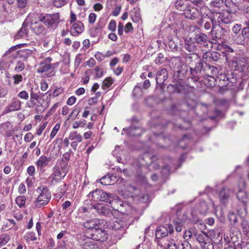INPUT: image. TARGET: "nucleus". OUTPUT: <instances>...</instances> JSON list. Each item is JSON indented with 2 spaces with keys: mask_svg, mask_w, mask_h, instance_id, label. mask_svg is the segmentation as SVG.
Returning a JSON list of instances; mask_svg holds the SVG:
<instances>
[{
  "mask_svg": "<svg viewBox=\"0 0 249 249\" xmlns=\"http://www.w3.org/2000/svg\"><path fill=\"white\" fill-rule=\"evenodd\" d=\"M91 196V199L94 201H104L109 203L114 210L118 208V205L122 206L123 203L119 197L114 194L107 193L102 190L96 189L90 193L89 197ZM117 210L118 209H116Z\"/></svg>",
  "mask_w": 249,
  "mask_h": 249,
  "instance_id": "nucleus-1",
  "label": "nucleus"
},
{
  "mask_svg": "<svg viewBox=\"0 0 249 249\" xmlns=\"http://www.w3.org/2000/svg\"><path fill=\"white\" fill-rule=\"evenodd\" d=\"M39 196L34 202L36 208H41L46 205L50 201L51 195L46 187L40 186L37 189Z\"/></svg>",
  "mask_w": 249,
  "mask_h": 249,
  "instance_id": "nucleus-2",
  "label": "nucleus"
},
{
  "mask_svg": "<svg viewBox=\"0 0 249 249\" xmlns=\"http://www.w3.org/2000/svg\"><path fill=\"white\" fill-rule=\"evenodd\" d=\"M212 21H215L219 23L228 24L235 20L233 16V13L228 10L220 12H213Z\"/></svg>",
  "mask_w": 249,
  "mask_h": 249,
  "instance_id": "nucleus-3",
  "label": "nucleus"
},
{
  "mask_svg": "<svg viewBox=\"0 0 249 249\" xmlns=\"http://www.w3.org/2000/svg\"><path fill=\"white\" fill-rule=\"evenodd\" d=\"M31 17L34 18L38 17L39 21L43 23L48 27H51L53 25L57 24L59 18V15L58 13L46 14L45 16L38 15L36 13H33L31 14Z\"/></svg>",
  "mask_w": 249,
  "mask_h": 249,
  "instance_id": "nucleus-4",
  "label": "nucleus"
},
{
  "mask_svg": "<svg viewBox=\"0 0 249 249\" xmlns=\"http://www.w3.org/2000/svg\"><path fill=\"white\" fill-rule=\"evenodd\" d=\"M52 60V58L48 57L40 62L37 70V72L40 73H45L44 75L48 77L53 75L54 71L53 67L51 65Z\"/></svg>",
  "mask_w": 249,
  "mask_h": 249,
  "instance_id": "nucleus-5",
  "label": "nucleus"
},
{
  "mask_svg": "<svg viewBox=\"0 0 249 249\" xmlns=\"http://www.w3.org/2000/svg\"><path fill=\"white\" fill-rule=\"evenodd\" d=\"M91 238L93 240L101 242L106 241L108 238V234L107 231L102 228V223H98V225L93 229L91 232Z\"/></svg>",
  "mask_w": 249,
  "mask_h": 249,
  "instance_id": "nucleus-6",
  "label": "nucleus"
},
{
  "mask_svg": "<svg viewBox=\"0 0 249 249\" xmlns=\"http://www.w3.org/2000/svg\"><path fill=\"white\" fill-rule=\"evenodd\" d=\"M194 40L197 44L208 49L209 48H212L213 43V41L210 40L208 36L204 33L196 34L194 37Z\"/></svg>",
  "mask_w": 249,
  "mask_h": 249,
  "instance_id": "nucleus-7",
  "label": "nucleus"
},
{
  "mask_svg": "<svg viewBox=\"0 0 249 249\" xmlns=\"http://www.w3.org/2000/svg\"><path fill=\"white\" fill-rule=\"evenodd\" d=\"M66 175L60 170L59 166L53 168V173L48 178L51 184L53 185L63 179Z\"/></svg>",
  "mask_w": 249,
  "mask_h": 249,
  "instance_id": "nucleus-8",
  "label": "nucleus"
},
{
  "mask_svg": "<svg viewBox=\"0 0 249 249\" xmlns=\"http://www.w3.org/2000/svg\"><path fill=\"white\" fill-rule=\"evenodd\" d=\"M184 15L186 18L194 20L199 16V13L197 8L188 5L184 11Z\"/></svg>",
  "mask_w": 249,
  "mask_h": 249,
  "instance_id": "nucleus-9",
  "label": "nucleus"
},
{
  "mask_svg": "<svg viewBox=\"0 0 249 249\" xmlns=\"http://www.w3.org/2000/svg\"><path fill=\"white\" fill-rule=\"evenodd\" d=\"M195 42L192 41L191 37H187L184 40V48L189 52L193 53V55L197 57V55L194 53L196 50L197 46L196 45Z\"/></svg>",
  "mask_w": 249,
  "mask_h": 249,
  "instance_id": "nucleus-10",
  "label": "nucleus"
},
{
  "mask_svg": "<svg viewBox=\"0 0 249 249\" xmlns=\"http://www.w3.org/2000/svg\"><path fill=\"white\" fill-rule=\"evenodd\" d=\"M221 56L219 53L217 52H207L203 56V59L205 60L206 62H211L217 61Z\"/></svg>",
  "mask_w": 249,
  "mask_h": 249,
  "instance_id": "nucleus-11",
  "label": "nucleus"
},
{
  "mask_svg": "<svg viewBox=\"0 0 249 249\" xmlns=\"http://www.w3.org/2000/svg\"><path fill=\"white\" fill-rule=\"evenodd\" d=\"M226 32L225 29L219 25H213L211 31V34L213 38L220 39L224 35Z\"/></svg>",
  "mask_w": 249,
  "mask_h": 249,
  "instance_id": "nucleus-12",
  "label": "nucleus"
},
{
  "mask_svg": "<svg viewBox=\"0 0 249 249\" xmlns=\"http://www.w3.org/2000/svg\"><path fill=\"white\" fill-rule=\"evenodd\" d=\"M32 18L31 19V24L33 25V30L34 32L37 35H40L43 34L45 32V28L44 26L40 23H38L39 22L38 19L37 20H35L33 19L34 18H32L31 17V15L30 16ZM38 19V17H36Z\"/></svg>",
  "mask_w": 249,
  "mask_h": 249,
  "instance_id": "nucleus-13",
  "label": "nucleus"
},
{
  "mask_svg": "<svg viewBox=\"0 0 249 249\" xmlns=\"http://www.w3.org/2000/svg\"><path fill=\"white\" fill-rule=\"evenodd\" d=\"M231 191L226 187H223L219 192V196L221 202L222 204H226L229 200Z\"/></svg>",
  "mask_w": 249,
  "mask_h": 249,
  "instance_id": "nucleus-14",
  "label": "nucleus"
},
{
  "mask_svg": "<svg viewBox=\"0 0 249 249\" xmlns=\"http://www.w3.org/2000/svg\"><path fill=\"white\" fill-rule=\"evenodd\" d=\"M168 73L166 69L163 68L157 72L156 77L157 84L161 85L167 79Z\"/></svg>",
  "mask_w": 249,
  "mask_h": 249,
  "instance_id": "nucleus-15",
  "label": "nucleus"
},
{
  "mask_svg": "<svg viewBox=\"0 0 249 249\" xmlns=\"http://www.w3.org/2000/svg\"><path fill=\"white\" fill-rule=\"evenodd\" d=\"M84 30V26L80 21H77L73 23L71 30V34L73 36H76L78 34L83 32Z\"/></svg>",
  "mask_w": 249,
  "mask_h": 249,
  "instance_id": "nucleus-16",
  "label": "nucleus"
},
{
  "mask_svg": "<svg viewBox=\"0 0 249 249\" xmlns=\"http://www.w3.org/2000/svg\"><path fill=\"white\" fill-rule=\"evenodd\" d=\"M123 130L127 131V134L129 136L134 137L139 136L143 133V131L141 128L134 126H131L128 129H124Z\"/></svg>",
  "mask_w": 249,
  "mask_h": 249,
  "instance_id": "nucleus-17",
  "label": "nucleus"
},
{
  "mask_svg": "<svg viewBox=\"0 0 249 249\" xmlns=\"http://www.w3.org/2000/svg\"><path fill=\"white\" fill-rule=\"evenodd\" d=\"M205 74L210 77H212L213 79L214 76H216L218 73V69L213 66L207 65L204 69Z\"/></svg>",
  "mask_w": 249,
  "mask_h": 249,
  "instance_id": "nucleus-18",
  "label": "nucleus"
},
{
  "mask_svg": "<svg viewBox=\"0 0 249 249\" xmlns=\"http://www.w3.org/2000/svg\"><path fill=\"white\" fill-rule=\"evenodd\" d=\"M174 226L169 224L167 225L168 233L172 234L174 231V228H175L177 232H180L182 228V223L180 222L174 221Z\"/></svg>",
  "mask_w": 249,
  "mask_h": 249,
  "instance_id": "nucleus-19",
  "label": "nucleus"
},
{
  "mask_svg": "<svg viewBox=\"0 0 249 249\" xmlns=\"http://www.w3.org/2000/svg\"><path fill=\"white\" fill-rule=\"evenodd\" d=\"M28 23L24 21L22 24L21 28L17 33L16 38L18 39L26 36L28 32Z\"/></svg>",
  "mask_w": 249,
  "mask_h": 249,
  "instance_id": "nucleus-20",
  "label": "nucleus"
},
{
  "mask_svg": "<svg viewBox=\"0 0 249 249\" xmlns=\"http://www.w3.org/2000/svg\"><path fill=\"white\" fill-rule=\"evenodd\" d=\"M168 235L167 228L163 226H158L156 231V236L157 238H161Z\"/></svg>",
  "mask_w": 249,
  "mask_h": 249,
  "instance_id": "nucleus-21",
  "label": "nucleus"
},
{
  "mask_svg": "<svg viewBox=\"0 0 249 249\" xmlns=\"http://www.w3.org/2000/svg\"><path fill=\"white\" fill-rule=\"evenodd\" d=\"M236 196L238 200L242 203L245 206H246L247 203L249 200L246 192L240 190L237 193Z\"/></svg>",
  "mask_w": 249,
  "mask_h": 249,
  "instance_id": "nucleus-22",
  "label": "nucleus"
},
{
  "mask_svg": "<svg viewBox=\"0 0 249 249\" xmlns=\"http://www.w3.org/2000/svg\"><path fill=\"white\" fill-rule=\"evenodd\" d=\"M50 162V159L45 156H40L36 162V165L38 168H42L47 166Z\"/></svg>",
  "mask_w": 249,
  "mask_h": 249,
  "instance_id": "nucleus-23",
  "label": "nucleus"
},
{
  "mask_svg": "<svg viewBox=\"0 0 249 249\" xmlns=\"http://www.w3.org/2000/svg\"><path fill=\"white\" fill-rule=\"evenodd\" d=\"M127 225L126 223L121 220H116L112 225V228L114 230H125Z\"/></svg>",
  "mask_w": 249,
  "mask_h": 249,
  "instance_id": "nucleus-24",
  "label": "nucleus"
},
{
  "mask_svg": "<svg viewBox=\"0 0 249 249\" xmlns=\"http://www.w3.org/2000/svg\"><path fill=\"white\" fill-rule=\"evenodd\" d=\"M131 17L133 22L136 23L141 20L140 10L138 8H134L131 12Z\"/></svg>",
  "mask_w": 249,
  "mask_h": 249,
  "instance_id": "nucleus-25",
  "label": "nucleus"
},
{
  "mask_svg": "<svg viewBox=\"0 0 249 249\" xmlns=\"http://www.w3.org/2000/svg\"><path fill=\"white\" fill-rule=\"evenodd\" d=\"M193 235L196 237V240L200 244L204 243L205 241L209 240L208 239V234L206 232H194Z\"/></svg>",
  "mask_w": 249,
  "mask_h": 249,
  "instance_id": "nucleus-26",
  "label": "nucleus"
},
{
  "mask_svg": "<svg viewBox=\"0 0 249 249\" xmlns=\"http://www.w3.org/2000/svg\"><path fill=\"white\" fill-rule=\"evenodd\" d=\"M100 223L96 220H89L83 223V225L85 228L91 230V232H92L93 229H95Z\"/></svg>",
  "mask_w": 249,
  "mask_h": 249,
  "instance_id": "nucleus-27",
  "label": "nucleus"
},
{
  "mask_svg": "<svg viewBox=\"0 0 249 249\" xmlns=\"http://www.w3.org/2000/svg\"><path fill=\"white\" fill-rule=\"evenodd\" d=\"M20 108V102L18 100H14L7 107V112L18 110Z\"/></svg>",
  "mask_w": 249,
  "mask_h": 249,
  "instance_id": "nucleus-28",
  "label": "nucleus"
},
{
  "mask_svg": "<svg viewBox=\"0 0 249 249\" xmlns=\"http://www.w3.org/2000/svg\"><path fill=\"white\" fill-rule=\"evenodd\" d=\"M203 66V64L202 62L199 61V62H196V67L194 68H191V73L192 75H196V74H198L201 71Z\"/></svg>",
  "mask_w": 249,
  "mask_h": 249,
  "instance_id": "nucleus-29",
  "label": "nucleus"
},
{
  "mask_svg": "<svg viewBox=\"0 0 249 249\" xmlns=\"http://www.w3.org/2000/svg\"><path fill=\"white\" fill-rule=\"evenodd\" d=\"M197 209L200 213L205 214L208 211V206L205 202H200L198 205Z\"/></svg>",
  "mask_w": 249,
  "mask_h": 249,
  "instance_id": "nucleus-30",
  "label": "nucleus"
},
{
  "mask_svg": "<svg viewBox=\"0 0 249 249\" xmlns=\"http://www.w3.org/2000/svg\"><path fill=\"white\" fill-rule=\"evenodd\" d=\"M244 24L246 26L242 30V35L244 36L248 42H249V20H246L244 21Z\"/></svg>",
  "mask_w": 249,
  "mask_h": 249,
  "instance_id": "nucleus-31",
  "label": "nucleus"
},
{
  "mask_svg": "<svg viewBox=\"0 0 249 249\" xmlns=\"http://www.w3.org/2000/svg\"><path fill=\"white\" fill-rule=\"evenodd\" d=\"M83 249H99L98 246L94 242L89 240L85 242L82 246Z\"/></svg>",
  "mask_w": 249,
  "mask_h": 249,
  "instance_id": "nucleus-32",
  "label": "nucleus"
},
{
  "mask_svg": "<svg viewBox=\"0 0 249 249\" xmlns=\"http://www.w3.org/2000/svg\"><path fill=\"white\" fill-rule=\"evenodd\" d=\"M175 5L177 9L183 12L188 6L187 4L185 3L184 0H177Z\"/></svg>",
  "mask_w": 249,
  "mask_h": 249,
  "instance_id": "nucleus-33",
  "label": "nucleus"
},
{
  "mask_svg": "<svg viewBox=\"0 0 249 249\" xmlns=\"http://www.w3.org/2000/svg\"><path fill=\"white\" fill-rule=\"evenodd\" d=\"M69 139L71 140H76L79 142L82 141V136L76 131L71 132L69 135Z\"/></svg>",
  "mask_w": 249,
  "mask_h": 249,
  "instance_id": "nucleus-34",
  "label": "nucleus"
},
{
  "mask_svg": "<svg viewBox=\"0 0 249 249\" xmlns=\"http://www.w3.org/2000/svg\"><path fill=\"white\" fill-rule=\"evenodd\" d=\"M234 41L235 42L238 44H241L243 45L245 43H248V41L247 40L244 38V36L242 35H239L238 36L236 35L233 36Z\"/></svg>",
  "mask_w": 249,
  "mask_h": 249,
  "instance_id": "nucleus-35",
  "label": "nucleus"
},
{
  "mask_svg": "<svg viewBox=\"0 0 249 249\" xmlns=\"http://www.w3.org/2000/svg\"><path fill=\"white\" fill-rule=\"evenodd\" d=\"M165 249H178V247L174 239L171 238L167 240Z\"/></svg>",
  "mask_w": 249,
  "mask_h": 249,
  "instance_id": "nucleus-36",
  "label": "nucleus"
},
{
  "mask_svg": "<svg viewBox=\"0 0 249 249\" xmlns=\"http://www.w3.org/2000/svg\"><path fill=\"white\" fill-rule=\"evenodd\" d=\"M26 200V197L25 196H19L16 197V202L20 208H22L24 206Z\"/></svg>",
  "mask_w": 249,
  "mask_h": 249,
  "instance_id": "nucleus-37",
  "label": "nucleus"
},
{
  "mask_svg": "<svg viewBox=\"0 0 249 249\" xmlns=\"http://www.w3.org/2000/svg\"><path fill=\"white\" fill-rule=\"evenodd\" d=\"M112 177H113V176L109 175L105 176L101 178L100 183L103 185H109L111 183Z\"/></svg>",
  "mask_w": 249,
  "mask_h": 249,
  "instance_id": "nucleus-38",
  "label": "nucleus"
},
{
  "mask_svg": "<svg viewBox=\"0 0 249 249\" xmlns=\"http://www.w3.org/2000/svg\"><path fill=\"white\" fill-rule=\"evenodd\" d=\"M24 237L26 241L28 242L36 240V236L35 234L33 232H27L25 234Z\"/></svg>",
  "mask_w": 249,
  "mask_h": 249,
  "instance_id": "nucleus-39",
  "label": "nucleus"
},
{
  "mask_svg": "<svg viewBox=\"0 0 249 249\" xmlns=\"http://www.w3.org/2000/svg\"><path fill=\"white\" fill-rule=\"evenodd\" d=\"M178 45V43L172 40H170L168 42V46L173 52H176L179 49Z\"/></svg>",
  "mask_w": 249,
  "mask_h": 249,
  "instance_id": "nucleus-40",
  "label": "nucleus"
},
{
  "mask_svg": "<svg viewBox=\"0 0 249 249\" xmlns=\"http://www.w3.org/2000/svg\"><path fill=\"white\" fill-rule=\"evenodd\" d=\"M25 69V64L22 61H18L15 68V70L17 72H20Z\"/></svg>",
  "mask_w": 249,
  "mask_h": 249,
  "instance_id": "nucleus-41",
  "label": "nucleus"
},
{
  "mask_svg": "<svg viewBox=\"0 0 249 249\" xmlns=\"http://www.w3.org/2000/svg\"><path fill=\"white\" fill-rule=\"evenodd\" d=\"M241 226L243 229V232L245 234L247 233L249 230V225L248 221L246 220H243L241 223Z\"/></svg>",
  "mask_w": 249,
  "mask_h": 249,
  "instance_id": "nucleus-42",
  "label": "nucleus"
},
{
  "mask_svg": "<svg viewBox=\"0 0 249 249\" xmlns=\"http://www.w3.org/2000/svg\"><path fill=\"white\" fill-rule=\"evenodd\" d=\"M59 167L60 168V170L63 172L64 174L65 173L66 175L67 174L69 171L68 163L60 161V166Z\"/></svg>",
  "mask_w": 249,
  "mask_h": 249,
  "instance_id": "nucleus-43",
  "label": "nucleus"
},
{
  "mask_svg": "<svg viewBox=\"0 0 249 249\" xmlns=\"http://www.w3.org/2000/svg\"><path fill=\"white\" fill-rule=\"evenodd\" d=\"M8 221L9 223H6L3 226L2 229L5 231H7L8 229L11 228L16 224L14 220L13 219H8Z\"/></svg>",
  "mask_w": 249,
  "mask_h": 249,
  "instance_id": "nucleus-44",
  "label": "nucleus"
},
{
  "mask_svg": "<svg viewBox=\"0 0 249 249\" xmlns=\"http://www.w3.org/2000/svg\"><path fill=\"white\" fill-rule=\"evenodd\" d=\"M223 4L222 0H212L210 2L211 6L215 7H221Z\"/></svg>",
  "mask_w": 249,
  "mask_h": 249,
  "instance_id": "nucleus-45",
  "label": "nucleus"
},
{
  "mask_svg": "<svg viewBox=\"0 0 249 249\" xmlns=\"http://www.w3.org/2000/svg\"><path fill=\"white\" fill-rule=\"evenodd\" d=\"M72 153V152L71 150H70V151L69 152L65 153L63 154L62 158L60 161H63L65 162H66L68 163V162L70 159L71 155Z\"/></svg>",
  "mask_w": 249,
  "mask_h": 249,
  "instance_id": "nucleus-46",
  "label": "nucleus"
},
{
  "mask_svg": "<svg viewBox=\"0 0 249 249\" xmlns=\"http://www.w3.org/2000/svg\"><path fill=\"white\" fill-rule=\"evenodd\" d=\"M11 127V124L7 122L0 124V133L2 134L4 131L7 130Z\"/></svg>",
  "mask_w": 249,
  "mask_h": 249,
  "instance_id": "nucleus-47",
  "label": "nucleus"
},
{
  "mask_svg": "<svg viewBox=\"0 0 249 249\" xmlns=\"http://www.w3.org/2000/svg\"><path fill=\"white\" fill-rule=\"evenodd\" d=\"M67 1V0H54L53 4L55 7H61L65 5Z\"/></svg>",
  "mask_w": 249,
  "mask_h": 249,
  "instance_id": "nucleus-48",
  "label": "nucleus"
},
{
  "mask_svg": "<svg viewBox=\"0 0 249 249\" xmlns=\"http://www.w3.org/2000/svg\"><path fill=\"white\" fill-rule=\"evenodd\" d=\"M95 76L96 78H100L103 75V71L100 67L97 66L94 69Z\"/></svg>",
  "mask_w": 249,
  "mask_h": 249,
  "instance_id": "nucleus-49",
  "label": "nucleus"
},
{
  "mask_svg": "<svg viewBox=\"0 0 249 249\" xmlns=\"http://www.w3.org/2000/svg\"><path fill=\"white\" fill-rule=\"evenodd\" d=\"M142 89L137 86L134 87L133 90V95L136 97L141 96L142 95Z\"/></svg>",
  "mask_w": 249,
  "mask_h": 249,
  "instance_id": "nucleus-50",
  "label": "nucleus"
},
{
  "mask_svg": "<svg viewBox=\"0 0 249 249\" xmlns=\"http://www.w3.org/2000/svg\"><path fill=\"white\" fill-rule=\"evenodd\" d=\"M86 124V121L85 120H81L79 122H75L72 127L73 128H77L79 127H84Z\"/></svg>",
  "mask_w": 249,
  "mask_h": 249,
  "instance_id": "nucleus-51",
  "label": "nucleus"
},
{
  "mask_svg": "<svg viewBox=\"0 0 249 249\" xmlns=\"http://www.w3.org/2000/svg\"><path fill=\"white\" fill-rule=\"evenodd\" d=\"M208 240H206L204 243L200 244L202 249H213V244L210 242H208Z\"/></svg>",
  "mask_w": 249,
  "mask_h": 249,
  "instance_id": "nucleus-52",
  "label": "nucleus"
},
{
  "mask_svg": "<svg viewBox=\"0 0 249 249\" xmlns=\"http://www.w3.org/2000/svg\"><path fill=\"white\" fill-rule=\"evenodd\" d=\"M27 4V0H17V5L18 8L23 9Z\"/></svg>",
  "mask_w": 249,
  "mask_h": 249,
  "instance_id": "nucleus-53",
  "label": "nucleus"
},
{
  "mask_svg": "<svg viewBox=\"0 0 249 249\" xmlns=\"http://www.w3.org/2000/svg\"><path fill=\"white\" fill-rule=\"evenodd\" d=\"M228 217L231 223H235L237 221V217L234 213H230L228 214Z\"/></svg>",
  "mask_w": 249,
  "mask_h": 249,
  "instance_id": "nucleus-54",
  "label": "nucleus"
},
{
  "mask_svg": "<svg viewBox=\"0 0 249 249\" xmlns=\"http://www.w3.org/2000/svg\"><path fill=\"white\" fill-rule=\"evenodd\" d=\"M238 247L240 249H249V241H242L238 244Z\"/></svg>",
  "mask_w": 249,
  "mask_h": 249,
  "instance_id": "nucleus-55",
  "label": "nucleus"
},
{
  "mask_svg": "<svg viewBox=\"0 0 249 249\" xmlns=\"http://www.w3.org/2000/svg\"><path fill=\"white\" fill-rule=\"evenodd\" d=\"M59 128H60V124H56L51 133L50 138L51 139H53L54 137V136L56 134L58 130H59Z\"/></svg>",
  "mask_w": 249,
  "mask_h": 249,
  "instance_id": "nucleus-56",
  "label": "nucleus"
},
{
  "mask_svg": "<svg viewBox=\"0 0 249 249\" xmlns=\"http://www.w3.org/2000/svg\"><path fill=\"white\" fill-rule=\"evenodd\" d=\"M14 79V83L15 84H18L20 82H21L23 79L22 76L19 74H16L13 76Z\"/></svg>",
  "mask_w": 249,
  "mask_h": 249,
  "instance_id": "nucleus-57",
  "label": "nucleus"
},
{
  "mask_svg": "<svg viewBox=\"0 0 249 249\" xmlns=\"http://www.w3.org/2000/svg\"><path fill=\"white\" fill-rule=\"evenodd\" d=\"M191 3L198 6H203L205 4L204 0H189Z\"/></svg>",
  "mask_w": 249,
  "mask_h": 249,
  "instance_id": "nucleus-58",
  "label": "nucleus"
},
{
  "mask_svg": "<svg viewBox=\"0 0 249 249\" xmlns=\"http://www.w3.org/2000/svg\"><path fill=\"white\" fill-rule=\"evenodd\" d=\"M96 19V15L95 13H90L89 15V22L91 24L94 23Z\"/></svg>",
  "mask_w": 249,
  "mask_h": 249,
  "instance_id": "nucleus-59",
  "label": "nucleus"
},
{
  "mask_svg": "<svg viewBox=\"0 0 249 249\" xmlns=\"http://www.w3.org/2000/svg\"><path fill=\"white\" fill-rule=\"evenodd\" d=\"M164 62V55L160 53L159 56L155 59V63L157 64H161Z\"/></svg>",
  "mask_w": 249,
  "mask_h": 249,
  "instance_id": "nucleus-60",
  "label": "nucleus"
},
{
  "mask_svg": "<svg viewBox=\"0 0 249 249\" xmlns=\"http://www.w3.org/2000/svg\"><path fill=\"white\" fill-rule=\"evenodd\" d=\"M18 97L24 100H27L29 98L28 93L25 90H22L18 93Z\"/></svg>",
  "mask_w": 249,
  "mask_h": 249,
  "instance_id": "nucleus-61",
  "label": "nucleus"
},
{
  "mask_svg": "<svg viewBox=\"0 0 249 249\" xmlns=\"http://www.w3.org/2000/svg\"><path fill=\"white\" fill-rule=\"evenodd\" d=\"M108 28L110 31L112 32L116 30V22L114 20H111L108 25Z\"/></svg>",
  "mask_w": 249,
  "mask_h": 249,
  "instance_id": "nucleus-62",
  "label": "nucleus"
},
{
  "mask_svg": "<svg viewBox=\"0 0 249 249\" xmlns=\"http://www.w3.org/2000/svg\"><path fill=\"white\" fill-rule=\"evenodd\" d=\"M113 83L112 79L110 78H107L103 81L102 87H109Z\"/></svg>",
  "mask_w": 249,
  "mask_h": 249,
  "instance_id": "nucleus-63",
  "label": "nucleus"
},
{
  "mask_svg": "<svg viewBox=\"0 0 249 249\" xmlns=\"http://www.w3.org/2000/svg\"><path fill=\"white\" fill-rule=\"evenodd\" d=\"M26 189L25 185L21 183L19 184L18 188V192L20 194H23L26 192Z\"/></svg>",
  "mask_w": 249,
  "mask_h": 249,
  "instance_id": "nucleus-64",
  "label": "nucleus"
}]
</instances>
